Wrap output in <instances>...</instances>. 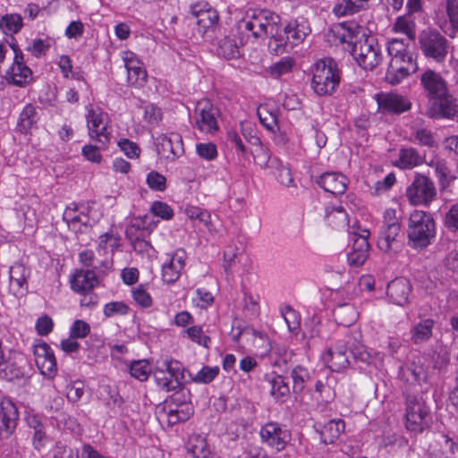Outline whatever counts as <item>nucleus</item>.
<instances>
[{"label": "nucleus", "instance_id": "nucleus-38", "mask_svg": "<svg viewBox=\"0 0 458 458\" xmlns=\"http://www.w3.org/2000/svg\"><path fill=\"white\" fill-rule=\"evenodd\" d=\"M267 378L271 386L270 394L277 402H284L290 395V387L285 378L275 373L267 375Z\"/></svg>", "mask_w": 458, "mask_h": 458}, {"label": "nucleus", "instance_id": "nucleus-60", "mask_svg": "<svg viewBox=\"0 0 458 458\" xmlns=\"http://www.w3.org/2000/svg\"><path fill=\"white\" fill-rule=\"evenodd\" d=\"M151 213L164 220H169L174 216L173 208L163 201H154L150 207Z\"/></svg>", "mask_w": 458, "mask_h": 458}, {"label": "nucleus", "instance_id": "nucleus-33", "mask_svg": "<svg viewBox=\"0 0 458 458\" xmlns=\"http://www.w3.org/2000/svg\"><path fill=\"white\" fill-rule=\"evenodd\" d=\"M435 321L431 318H425L415 324L411 329V340L418 345L425 344L433 335Z\"/></svg>", "mask_w": 458, "mask_h": 458}, {"label": "nucleus", "instance_id": "nucleus-48", "mask_svg": "<svg viewBox=\"0 0 458 458\" xmlns=\"http://www.w3.org/2000/svg\"><path fill=\"white\" fill-rule=\"evenodd\" d=\"M151 372V366L146 360H134L130 364L131 376L139 381H146Z\"/></svg>", "mask_w": 458, "mask_h": 458}, {"label": "nucleus", "instance_id": "nucleus-58", "mask_svg": "<svg viewBox=\"0 0 458 458\" xmlns=\"http://www.w3.org/2000/svg\"><path fill=\"white\" fill-rule=\"evenodd\" d=\"M120 245V238L113 233H106L99 237L98 249L105 252L114 251Z\"/></svg>", "mask_w": 458, "mask_h": 458}, {"label": "nucleus", "instance_id": "nucleus-27", "mask_svg": "<svg viewBox=\"0 0 458 458\" xmlns=\"http://www.w3.org/2000/svg\"><path fill=\"white\" fill-rule=\"evenodd\" d=\"M378 108L385 112L403 113L410 109V102L403 96L394 93H380L376 96Z\"/></svg>", "mask_w": 458, "mask_h": 458}, {"label": "nucleus", "instance_id": "nucleus-1", "mask_svg": "<svg viewBox=\"0 0 458 458\" xmlns=\"http://www.w3.org/2000/svg\"><path fill=\"white\" fill-rule=\"evenodd\" d=\"M328 37L334 38L335 43L342 44L359 66L372 71L383 61V54L377 40L368 34V30L357 22L344 21L335 24Z\"/></svg>", "mask_w": 458, "mask_h": 458}, {"label": "nucleus", "instance_id": "nucleus-45", "mask_svg": "<svg viewBox=\"0 0 458 458\" xmlns=\"http://www.w3.org/2000/svg\"><path fill=\"white\" fill-rule=\"evenodd\" d=\"M22 26V18L18 13L5 14L0 18V30L5 35L18 33L21 30Z\"/></svg>", "mask_w": 458, "mask_h": 458}, {"label": "nucleus", "instance_id": "nucleus-49", "mask_svg": "<svg viewBox=\"0 0 458 458\" xmlns=\"http://www.w3.org/2000/svg\"><path fill=\"white\" fill-rule=\"evenodd\" d=\"M387 51L390 58L413 55L408 50V40L397 38H393L388 40Z\"/></svg>", "mask_w": 458, "mask_h": 458}, {"label": "nucleus", "instance_id": "nucleus-15", "mask_svg": "<svg viewBox=\"0 0 458 458\" xmlns=\"http://www.w3.org/2000/svg\"><path fill=\"white\" fill-rule=\"evenodd\" d=\"M10 47L13 50V63L7 71V81L16 86H25L32 81V71L23 61V54L18 48L15 43H12Z\"/></svg>", "mask_w": 458, "mask_h": 458}, {"label": "nucleus", "instance_id": "nucleus-39", "mask_svg": "<svg viewBox=\"0 0 458 458\" xmlns=\"http://www.w3.org/2000/svg\"><path fill=\"white\" fill-rule=\"evenodd\" d=\"M296 65L295 60L291 56H284L273 63L265 69L267 76L273 79H279L290 74Z\"/></svg>", "mask_w": 458, "mask_h": 458}, {"label": "nucleus", "instance_id": "nucleus-53", "mask_svg": "<svg viewBox=\"0 0 458 458\" xmlns=\"http://www.w3.org/2000/svg\"><path fill=\"white\" fill-rule=\"evenodd\" d=\"M196 152L200 158L206 161H213L218 155L216 145L213 142L198 143Z\"/></svg>", "mask_w": 458, "mask_h": 458}, {"label": "nucleus", "instance_id": "nucleus-63", "mask_svg": "<svg viewBox=\"0 0 458 458\" xmlns=\"http://www.w3.org/2000/svg\"><path fill=\"white\" fill-rule=\"evenodd\" d=\"M253 157L259 167L266 169L270 167V154L269 150L261 144H259L253 153Z\"/></svg>", "mask_w": 458, "mask_h": 458}, {"label": "nucleus", "instance_id": "nucleus-40", "mask_svg": "<svg viewBox=\"0 0 458 458\" xmlns=\"http://www.w3.org/2000/svg\"><path fill=\"white\" fill-rule=\"evenodd\" d=\"M392 31L405 35L408 41L414 40L416 38L414 19L409 13L399 16L392 25Z\"/></svg>", "mask_w": 458, "mask_h": 458}, {"label": "nucleus", "instance_id": "nucleus-5", "mask_svg": "<svg viewBox=\"0 0 458 458\" xmlns=\"http://www.w3.org/2000/svg\"><path fill=\"white\" fill-rule=\"evenodd\" d=\"M405 428L410 432L418 434L429 428L432 417L430 409L422 396H410L406 402Z\"/></svg>", "mask_w": 458, "mask_h": 458}, {"label": "nucleus", "instance_id": "nucleus-34", "mask_svg": "<svg viewBox=\"0 0 458 458\" xmlns=\"http://www.w3.org/2000/svg\"><path fill=\"white\" fill-rule=\"evenodd\" d=\"M325 217L327 224L337 230L345 229L349 225L348 215L341 205L327 207Z\"/></svg>", "mask_w": 458, "mask_h": 458}, {"label": "nucleus", "instance_id": "nucleus-24", "mask_svg": "<svg viewBox=\"0 0 458 458\" xmlns=\"http://www.w3.org/2000/svg\"><path fill=\"white\" fill-rule=\"evenodd\" d=\"M71 289L77 293L92 291L98 284V279L92 270L76 269L70 275Z\"/></svg>", "mask_w": 458, "mask_h": 458}, {"label": "nucleus", "instance_id": "nucleus-51", "mask_svg": "<svg viewBox=\"0 0 458 458\" xmlns=\"http://www.w3.org/2000/svg\"><path fill=\"white\" fill-rule=\"evenodd\" d=\"M281 314L284 319L288 330L293 334H297L301 325V319L298 312L291 307H284L281 310Z\"/></svg>", "mask_w": 458, "mask_h": 458}, {"label": "nucleus", "instance_id": "nucleus-25", "mask_svg": "<svg viewBox=\"0 0 458 458\" xmlns=\"http://www.w3.org/2000/svg\"><path fill=\"white\" fill-rule=\"evenodd\" d=\"M430 100L432 101L429 108L430 116L452 119L457 114L454 99L449 95L448 90L445 91V96L436 97Z\"/></svg>", "mask_w": 458, "mask_h": 458}, {"label": "nucleus", "instance_id": "nucleus-21", "mask_svg": "<svg viewBox=\"0 0 458 458\" xmlns=\"http://www.w3.org/2000/svg\"><path fill=\"white\" fill-rule=\"evenodd\" d=\"M377 247L386 253L398 251L402 247L401 225H384L377 239Z\"/></svg>", "mask_w": 458, "mask_h": 458}, {"label": "nucleus", "instance_id": "nucleus-22", "mask_svg": "<svg viewBox=\"0 0 458 458\" xmlns=\"http://www.w3.org/2000/svg\"><path fill=\"white\" fill-rule=\"evenodd\" d=\"M18 410L9 399L0 402V437H8L16 428Z\"/></svg>", "mask_w": 458, "mask_h": 458}, {"label": "nucleus", "instance_id": "nucleus-42", "mask_svg": "<svg viewBox=\"0 0 458 458\" xmlns=\"http://www.w3.org/2000/svg\"><path fill=\"white\" fill-rule=\"evenodd\" d=\"M37 109L32 105H27L20 114L18 129L21 132H28L38 122Z\"/></svg>", "mask_w": 458, "mask_h": 458}, {"label": "nucleus", "instance_id": "nucleus-11", "mask_svg": "<svg viewBox=\"0 0 458 458\" xmlns=\"http://www.w3.org/2000/svg\"><path fill=\"white\" fill-rule=\"evenodd\" d=\"M417 70L418 64L414 55L391 57L386 72V80L390 84L396 85Z\"/></svg>", "mask_w": 458, "mask_h": 458}, {"label": "nucleus", "instance_id": "nucleus-35", "mask_svg": "<svg viewBox=\"0 0 458 458\" xmlns=\"http://www.w3.org/2000/svg\"><path fill=\"white\" fill-rule=\"evenodd\" d=\"M399 376L408 384H420L426 379V369L420 363L410 362L400 368Z\"/></svg>", "mask_w": 458, "mask_h": 458}, {"label": "nucleus", "instance_id": "nucleus-61", "mask_svg": "<svg viewBox=\"0 0 458 458\" xmlns=\"http://www.w3.org/2000/svg\"><path fill=\"white\" fill-rule=\"evenodd\" d=\"M445 13L451 28L454 32L458 31V0L445 1Z\"/></svg>", "mask_w": 458, "mask_h": 458}, {"label": "nucleus", "instance_id": "nucleus-31", "mask_svg": "<svg viewBox=\"0 0 458 458\" xmlns=\"http://www.w3.org/2000/svg\"><path fill=\"white\" fill-rule=\"evenodd\" d=\"M310 33L309 23L303 18L289 22L284 28V34L293 47L301 43Z\"/></svg>", "mask_w": 458, "mask_h": 458}, {"label": "nucleus", "instance_id": "nucleus-44", "mask_svg": "<svg viewBox=\"0 0 458 458\" xmlns=\"http://www.w3.org/2000/svg\"><path fill=\"white\" fill-rule=\"evenodd\" d=\"M191 9L192 14L199 18L198 22L203 23L204 26L212 25L217 20L216 12L210 10L207 3H197L192 4Z\"/></svg>", "mask_w": 458, "mask_h": 458}, {"label": "nucleus", "instance_id": "nucleus-10", "mask_svg": "<svg viewBox=\"0 0 458 458\" xmlns=\"http://www.w3.org/2000/svg\"><path fill=\"white\" fill-rule=\"evenodd\" d=\"M218 115V108L210 100L202 98L195 106L194 127L205 134H214L219 128L217 123Z\"/></svg>", "mask_w": 458, "mask_h": 458}, {"label": "nucleus", "instance_id": "nucleus-57", "mask_svg": "<svg viewBox=\"0 0 458 458\" xmlns=\"http://www.w3.org/2000/svg\"><path fill=\"white\" fill-rule=\"evenodd\" d=\"M146 182L152 191H164L166 189V178L157 171L148 174Z\"/></svg>", "mask_w": 458, "mask_h": 458}, {"label": "nucleus", "instance_id": "nucleus-50", "mask_svg": "<svg viewBox=\"0 0 458 458\" xmlns=\"http://www.w3.org/2000/svg\"><path fill=\"white\" fill-rule=\"evenodd\" d=\"M217 52L218 55L226 59H233L240 55L239 47L236 42L227 37L220 40Z\"/></svg>", "mask_w": 458, "mask_h": 458}, {"label": "nucleus", "instance_id": "nucleus-13", "mask_svg": "<svg viewBox=\"0 0 458 458\" xmlns=\"http://www.w3.org/2000/svg\"><path fill=\"white\" fill-rule=\"evenodd\" d=\"M187 255L182 249H177L165 255L161 266V278L165 284H174L182 276Z\"/></svg>", "mask_w": 458, "mask_h": 458}, {"label": "nucleus", "instance_id": "nucleus-23", "mask_svg": "<svg viewBox=\"0 0 458 458\" xmlns=\"http://www.w3.org/2000/svg\"><path fill=\"white\" fill-rule=\"evenodd\" d=\"M87 210L88 208L84 204L76 203H72L65 208L63 218L70 230L76 233L88 225L89 219Z\"/></svg>", "mask_w": 458, "mask_h": 458}, {"label": "nucleus", "instance_id": "nucleus-7", "mask_svg": "<svg viewBox=\"0 0 458 458\" xmlns=\"http://www.w3.org/2000/svg\"><path fill=\"white\" fill-rule=\"evenodd\" d=\"M419 44L421 52L427 58L437 63H443L448 54L449 42L438 30L427 29L419 35Z\"/></svg>", "mask_w": 458, "mask_h": 458}, {"label": "nucleus", "instance_id": "nucleus-14", "mask_svg": "<svg viewBox=\"0 0 458 458\" xmlns=\"http://www.w3.org/2000/svg\"><path fill=\"white\" fill-rule=\"evenodd\" d=\"M155 145L160 159L174 161L184 153L182 139L178 133L161 134L156 138Z\"/></svg>", "mask_w": 458, "mask_h": 458}, {"label": "nucleus", "instance_id": "nucleus-54", "mask_svg": "<svg viewBox=\"0 0 458 458\" xmlns=\"http://www.w3.org/2000/svg\"><path fill=\"white\" fill-rule=\"evenodd\" d=\"M131 295L134 301L141 308H149L152 306V297L142 285L132 288Z\"/></svg>", "mask_w": 458, "mask_h": 458}, {"label": "nucleus", "instance_id": "nucleus-46", "mask_svg": "<svg viewBox=\"0 0 458 458\" xmlns=\"http://www.w3.org/2000/svg\"><path fill=\"white\" fill-rule=\"evenodd\" d=\"M270 36L272 37L269 41V48L271 49V52L275 53L276 55H282L288 53L293 49V47L286 38L284 30L283 33H277L276 31Z\"/></svg>", "mask_w": 458, "mask_h": 458}, {"label": "nucleus", "instance_id": "nucleus-8", "mask_svg": "<svg viewBox=\"0 0 458 458\" xmlns=\"http://www.w3.org/2000/svg\"><path fill=\"white\" fill-rule=\"evenodd\" d=\"M405 196L412 206H429L437 196L434 182L426 175L417 174L407 187Z\"/></svg>", "mask_w": 458, "mask_h": 458}, {"label": "nucleus", "instance_id": "nucleus-3", "mask_svg": "<svg viewBox=\"0 0 458 458\" xmlns=\"http://www.w3.org/2000/svg\"><path fill=\"white\" fill-rule=\"evenodd\" d=\"M407 234L412 248H425L429 245L436 235L435 221L430 214L414 210L409 217Z\"/></svg>", "mask_w": 458, "mask_h": 458}, {"label": "nucleus", "instance_id": "nucleus-56", "mask_svg": "<svg viewBox=\"0 0 458 458\" xmlns=\"http://www.w3.org/2000/svg\"><path fill=\"white\" fill-rule=\"evenodd\" d=\"M130 309L123 301H111L104 306L103 313L106 318L114 316H124L128 314Z\"/></svg>", "mask_w": 458, "mask_h": 458}, {"label": "nucleus", "instance_id": "nucleus-26", "mask_svg": "<svg viewBox=\"0 0 458 458\" xmlns=\"http://www.w3.org/2000/svg\"><path fill=\"white\" fill-rule=\"evenodd\" d=\"M316 182L326 191L338 195L345 192L349 181L341 173L327 172L318 176Z\"/></svg>", "mask_w": 458, "mask_h": 458}, {"label": "nucleus", "instance_id": "nucleus-16", "mask_svg": "<svg viewBox=\"0 0 458 458\" xmlns=\"http://www.w3.org/2000/svg\"><path fill=\"white\" fill-rule=\"evenodd\" d=\"M121 58L127 71V81L134 87H142L147 81V71L143 63L131 51H123Z\"/></svg>", "mask_w": 458, "mask_h": 458}, {"label": "nucleus", "instance_id": "nucleus-20", "mask_svg": "<svg viewBox=\"0 0 458 458\" xmlns=\"http://www.w3.org/2000/svg\"><path fill=\"white\" fill-rule=\"evenodd\" d=\"M322 360L328 369L340 372L350 366V355L344 344H337L330 347L322 355Z\"/></svg>", "mask_w": 458, "mask_h": 458}, {"label": "nucleus", "instance_id": "nucleus-64", "mask_svg": "<svg viewBox=\"0 0 458 458\" xmlns=\"http://www.w3.org/2000/svg\"><path fill=\"white\" fill-rule=\"evenodd\" d=\"M118 146L128 158L132 159L140 157V148L135 142L128 139H121L118 141Z\"/></svg>", "mask_w": 458, "mask_h": 458}, {"label": "nucleus", "instance_id": "nucleus-47", "mask_svg": "<svg viewBox=\"0 0 458 458\" xmlns=\"http://www.w3.org/2000/svg\"><path fill=\"white\" fill-rule=\"evenodd\" d=\"M291 377L293 379V390L294 393L299 394L304 389L310 376L307 369L298 365L292 369Z\"/></svg>", "mask_w": 458, "mask_h": 458}, {"label": "nucleus", "instance_id": "nucleus-55", "mask_svg": "<svg viewBox=\"0 0 458 458\" xmlns=\"http://www.w3.org/2000/svg\"><path fill=\"white\" fill-rule=\"evenodd\" d=\"M258 115L260 123L270 131H276L278 129L277 117L275 114L267 110L266 106H260L258 109Z\"/></svg>", "mask_w": 458, "mask_h": 458}, {"label": "nucleus", "instance_id": "nucleus-62", "mask_svg": "<svg viewBox=\"0 0 458 458\" xmlns=\"http://www.w3.org/2000/svg\"><path fill=\"white\" fill-rule=\"evenodd\" d=\"M184 214L190 219H198L204 223L208 228L210 224L211 216L208 212L194 206H188L184 209Z\"/></svg>", "mask_w": 458, "mask_h": 458}, {"label": "nucleus", "instance_id": "nucleus-41", "mask_svg": "<svg viewBox=\"0 0 458 458\" xmlns=\"http://www.w3.org/2000/svg\"><path fill=\"white\" fill-rule=\"evenodd\" d=\"M359 313L353 305L343 303L336 306L334 310V318L337 324L344 327L352 325L358 318Z\"/></svg>", "mask_w": 458, "mask_h": 458}, {"label": "nucleus", "instance_id": "nucleus-32", "mask_svg": "<svg viewBox=\"0 0 458 458\" xmlns=\"http://www.w3.org/2000/svg\"><path fill=\"white\" fill-rule=\"evenodd\" d=\"M369 0H337L333 6L332 13L341 18L353 15L366 8Z\"/></svg>", "mask_w": 458, "mask_h": 458}, {"label": "nucleus", "instance_id": "nucleus-29", "mask_svg": "<svg viewBox=\"0 0 458 458\" xmlns=\"http://www.w3.org/2000/svg\"><path fill=\"white\" fill-rule=\"evenodd\" d=\"M157 222L148 216L132 217L126 228L125 233L128 239L141 237L145 233H149L157 227Z\"/></svg>", "mask_w": 458, "mask_h": 458}, {"label": "nucleus", "instance_id": "nucleus-37", "mask_svg": "<svg viewBox=\"0 0 458 458\" xmlns=\"http://www.w3.org/2000/svg\"><path fill=\"white\" fill-rule=\"evenodd\" d=\"M424 157L413 148H401L398 158L394 161V165L401 169H412L421 165Z\"/></svg>", "mask_w": 458, "mask_h": 458}, {"label": "nucleus", "instance_id": "nucleus-4", "mask_svg": "<svg viewBox=\"0 0 458 458\" xmlns=\"http://www.w3.org/2000/svg\"><path fill=\"white\" fill-rule=\"evenodd\" d=\"M311 88L320 97L331 96L340 83V72L331 58L318 61L313 69Z\"/></svg>", "mask_w": 458, "mask_h": 458}, {"label": "nucleus", "instance_id": "nucleus-17", "mask_svg": "<svg viewBox=\"0 0 458 458\" xmlns=\"http://www.w3.org/2000/svg\"><path fill=\"white\" fill-rule=\"evenodd\" d=\"M420 84L426 96L432 99L445 95L447 84L442 75L434 70L427 69L420 77Z\"/></svg>", "mask_w": 458, "mask_h": 458}, {"label": "nucleus", "instance_id": "nucleus-6", "mask_svg": "<svg viewBox=\"0 0 458 458\" xmlns=\"http://www.w3.org/2000/svg\"><path fill=\"white\" fill-rule=\"evenodd\" d=\"M183 373V365L173 359L159 362L153 372L157 385L166 392L174 391L181 386L184 378Z\"/></svg>", "mask_w": 458, "mask_h": 458}, {"label": "nucleus", "instance_id": "nucleus-36", "mask_svg": "<svg viewBox=\"0 0 458 458\" xmlns=\"http://www.w3.org/2000/svg\"><path fill=\"white\" fill-rule=\"evenodd\" d=\"M344 430V422L340 419H333L323 424L319 430L320 439L326 444H333Z\"/></svg>", "mask_w": 458, "mask_h": 458}, {"label": "nucleus", "instance_id": "nucleus-19", "mask_svg": "<svg viewBox=\"0 0 458 458\" xmlns=\"http://www.w3.org/2000/svg\"><path fill=\"white\" fill-rule=\"evenodd\" d=\"M369 232L368 230H361L360 233L355 235L352 250L347 254V261L351 267H360L368 259L369 252Z\"/></svg>", "mask_w": 458, "mask_h": 458}, {"label": "nucleus", "instance_id": "nucleus-12", "mask_svg": "<svg viewBox=\"0 0 458 458\" xmlns=\"http://www.w3.org/2000/svg\"><path fill=\"white\" fill-rule=\"evenodd\" d=\"M261 442L276 452L283 451L291 441L290 431L283 425L269 421L259 430Z\"/></svg>", "mask_w": 458, "mask_h": 458}, {"label": "nucleus", "instance_id": "nucleus-43", "mask_svg": "<svg viewBox=\"0 0 458 458\" xmlns=\"http://www.w3.org/2000/svg\"><path fill=\"white\" fill-rule=\"evenodd\" d=\"M187 451L193 458H208L210 454L207 441L200 436L189 438Z\"/></svg>", "mask_w": 458, "mask_h": 458}, {"label": "nucleus", "instance_id": "nucleus-2", "mask_svg": "<svg viewBox=\"0 0 458 458\" xmlns=\"http://www.w3.org/2000/svg\"><path fill=\"white\" fill-rule=\"evenodd\" d=\"M279 17L269 10H249L239 22L242 31H248L255 38H265L277 31Z\"/></svg>", "mask_w": 458, "mask_h": 458}, {"label": "nucleus", "instance_id": "nucleus-59", "mask_svg": "<svg viewBox=\"0 0 458 458\" xmlns=\"http://www.w3.org/2000/svg\"><path fill=\"white\" fill-rule=\"evenodd\" d=\"M189 338L199 345L208 348L210 343L209 336L203 333L202 327L199 326H192L185 330Z\"/></svg>", "mask_w": 458, "mask_h": 458}, {"label": "nucleus", "instance_id": "nucleus-28", "mask_svg": "<svg viewBox=\"0 0 458 458\" xmlns=\"http://www.w3.org/2000/svg\"><path fill=\"white\" fill-rule=\"evenodd\" d=\"M28 270L21 263H15L9 270V290L15 297H21L27 292Z\"/></svg>", "mask_w": 458, "mask_h": 458}, {"label": "nucleus", "instance_id": "nucleus-9", "mask_svg": "<svg viewBox=\"0 0 458 458\" xmlns=\"http://www.w3.org/2000/svg\"><path fill=\"white\" fill-rule=\"evenodd\" d=\"M86 110L87 128L89 138L99 142L103 148L107 147L111 134L108 131V114L98 107H93L91 105L87 106Z\"/></svg>", "mask_w": 458, "mask_h": 458}, {"label": "nucleus", "instance_id": "nucleus-52", "mask_svg": "<svg viewBox=\"0 0 458 458\" xmlns=\"http://www.w3.org/2000/svg\"><path fill=\"white\" fill-rule=\"evenodd\" d=\"M218 373L219 368L217 366H203L201 369L192 377V380L198 384H208L217 377Z\"/></svg>", "mask_w": 458, "mask_h": 458}, {"label": "nucleus", "instance_id": "nucleus-30", "mask_svg": "<svg viewBox=\"0 0 458 458\" xmlns=\"http://www.w3.org/2000/svg\"><path fill=\"white\" fill-rule=\"evenodd\" d=\"M411 286L405 278H396L387 285V294L392 301L403 306L408 302Z\"/></svg>", "mask_w": 458, "mask_h": 458}, {"label": "nucleus", "instance_id": "nucleus-18", "mask_svg": "<svg viewBox=\"0 0 458 458\" xmlns=\"http://www.w3.org/2000/svg\"><path fill=\"white\" fill-rule=\"evenodd\" d=\"M35 362L41 374L51 377L56 369V360L50 346L42 341L34 345Z\"/></svg>", "mask_w": 458, "mask_h": 458}]
</instances>
